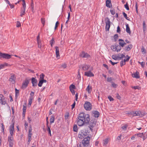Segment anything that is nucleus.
<instances>
[{"label": "nucleus", "instance_id": "obj_51", "mask_svg": "<svg viewBox=\"0 0 147 147\" xmlns=\"http://www.w3.org/2000/svg\"><path fill=\"white\" fill-rule=\"evenodd\" d=\"M125 7L126 8L127 10H129V8L127 3L124 5Z\"/></svg>", "mask_w": 147, "mask_h": 147}, {"label": "nucleus", "instance_id": "obj_16", "mask_svg": "<svg viewBox=\"0 0 147 147\" xmlns=\"http://www.w3.org/2000/svg\"><path fill=\"white\" fill-rule=\"evenodd\" d=\"M1 56H2V57L7 59H9L11 57V55L8 54L2 53V54H1Z\"/></svg>", "mask_w": 147, "mask_h": 147}, {"label": "nucleus", "instance_id": "obj_57", "mask_svg": "<svg viewBox=\"0 0 147 147\" xmlns=\"http://www.w3.org/2000/svg\"><path fill=\"white\" fill-rule=\"evenodd\" d=\"M20 26H21V24H20V22L18 21L17 22V23H16L17 27H20Z\"/></svg>", "mask_w": 147, "mask_h": 147}, {"label": "nucleus", "instance_id": "obj_14", "mask_svg": "<svg viewBox=\"0 0 147 147\" xmlns=\"http://www.w3.org/2000/svg\"><path fill=\"white\" fill-rule=\"evenodd\" d=\"M26 8V6H25V4L22 6L21 10L20 15V16L21 17L25 15V10Z\"/></svg>", "mask_w": 147, "mask_h": 147}, {"label": "nucleus", "instance_id": "obj_38", "mask_svg": "<svg viewBox=\"0 0 147 147\" xmlns=\"http://www.w3.org/2000/svg\"><path fill=\"white\" fill-rule=\"evenodd\" d=\"M50 44L51 45V47H53V44H54L55 43V41L54 39L53 38L52 39V40L50 41Z\"/></svg>", "mask_w": 147, "mask_h": 147}, {"label": "nucleus", "instance_id": "obj_35", "mask_svg": "<svg viewBox=\"0 0 147 147\" xmlns=\"http://www.w3.org/2000/svg\"><path fill=\"white\" fill-rule=\"evenodd\" d=\"M123 14L124 18L127 20L129 21L130 20L128 17H127V14L125 12H123Z\"/></svg>", "mask_w": 147, "mask_h": 147}, {"label": "nucleus", "instance_id": "obj_46", "mask_svg": "<svg viewBox=\"0 0 147 147\" xmlns=\"http://www.w3.org/2000/svg\"><path fill=\"white\" fill-rule=\"evenodd\" d=\"M43 83L42 82V81H41V80H40L39 82V83L38 84V85L39 87H41V86H42Z\"/></svg>", "mask_w": 147, "mask_h": 147}, {"label": "nucleus", "instance_id": "obj_60", "mask_svg": "<svg viewBox=\"0 0 147 147\" xmlns=\"http://www.w3.org/2000/svg\"><path fill=\"white\" fill-rule=\"evenodd\" d=\"M75 105H76V102L75 101H74V103L71 105V109H72L74 108Z\"/></svg>", "mask_w": 147, "mask_h": 147}, {"label": "nucleus", "instance_id": "obj_5", "mask_svg": "<svg viewBox=\"0 0 147 147\" xmlns=\"http://www.w3.org/2000/svg\"><path fill=\"white\" fill-rule=\"evenodd\" d=\"M85 109L88 111H90L92 109V105L89 102L86 101L84 105Z\"/></svg>", "mask_w": 147, "mask_h": 147}, {"label": "nucleus", "instance_id": "obj_22", "mask_svg": "<svg viewBox=\"0 0 147 147\" xmlns=\"http://www.w3.org/2000/svg\"><path fill=\"white\" fill-rule=\"evenodd\" d=\"M118 41L119 42V46L123 47L124 40L122 39H119L118 40Z\"/></svg>", "mask_w": 147, "mask_h": 147}, {"label": "nucleus", "instance_id": "obj_13", "mask_svg": "<svg viewBox=\"0 0 147 147\" xmlns=\"http://www.w3.org/2000/svg\"><path fill=\"white\" fill-rule=\"evenodd\" d=\"M92 116L95 118H98L100 115V113L99 112L96 111H93L92 112Z\"/></svg>", "mask_w": 147, "mask_h": 147}, {"label": "nucleus", "instance_id": "obj_48", "mask_svg": "<svg viewBox=\"0 0 147 147\" xmlns=\"http://www.w3.org/2000/svg\"><path fill=\"white\" fill-rule=\"evenodd\" d=\"M126 57H127V58L125 59L124 60V61L125 62L126 61H128L129 59H130V57H129L128 55H126Z\"/></svg>", "mask_w": 147, "mask_h": 147}, {"label": "nucleus", "instance_id": "obj_27", "mask_svg": "<svg viewBox=\"0 0 147 147\" xmlns=\"http://www.w3.org/2000/svg\"><path fill=\"white\" fill-rule=\"evenodd\" d=\"M55 48L56 49V55L57 57H59L60 55L58 47H55Z\"/></svg>", "mask_w": 147, "mask_h": 147}, {"label": "nucleus", "instance_id": "obj_63", "mask_svg": "<svg viewBox=\"0 0 147 147\" xmlns=\"http://www.w3.org/2000/svg\"><path fill=\"white\" fill-rule=\"evenodd\" d=\"M5 66L4 64H0V70L1 69L3 68Z\"/></svg>", "mask_w": 147, "mask_h": 147}, {"label": "nucleus", "instance_id": "obj_10", "mask_svg": "<svg viewBox=\"0 0 147 147\" xmlns=\"http://www.w3.org/2000/svg\"><path fill=\"white\" fill-rule=\"evenodd\" d=\"M14 123H13L11 125L9 128V132L10 134V135L13 136V133L15 131H14Z\"/></svg>", "mask_w": 147, "mask_h": 147}, {"label": "nucleus", "instance_id": "obj_41", "mask_svg": "<svg viewBox=\"0 0 147 147\" xmlns=\"http://www.w3.org/2000/svg\"><path fill=\"white\" fill-rule=\"evenodd\" d=\"M30 6L32 8V11H33L34 10V6L33 0H32V2L30 5Z\"/></svg>", "mask_w": 147, "mask_h": 147}, {"label": "nucleus", "instance_id": "obj_55", "mask_svg": "<svg viewBox=\"0 0 147 147\" xmlns=\"http://www.w3.org/2000/svg\"><path fill=\"white\" fill-rule=\"evenodd\" d=\"M41 22L42 23L43 25V26L45 24V21L44 19H43L42 18H41Z\"/></svg>", "mask_w": 147, "mask_h": 147}, {"label": "nucleus", "instance_id": "obj_31", "mask_svg": "<svg viewBox=\"0 0 147 147\" xmlns=\"http://www.w3.org/2000/svg\"><path fill=\"white\" fill-rule=\"evenodd\" d=\"M117 55L118 57V59H120L125 57V55L123 54L121 55L118 54Z\"/></svg>", "mask_w": 147, "mask_h": 147}, {"label": "nucleus", "instance_id": "obj_9", "mask_svg": "<svg viewBox=\"0 0 147 147\" xmlns=\"http://www.w3.org/2000/svg\"><path fill=\"white\" fill-rule=\"evenodd\" d=\"M105 29L106 30L108 31L110 27V22L109 19L108 17H107L105 19Z\"/></svg>", "mask_w": 147, "mask_h": 147}, {"label": "nucleus", "instance_id": "obj_7", "mask_svg": "<svg viewBox=\"0 0 147 147\" xmlns=\"http://www.w3.org/2000/svg\"><path fill=\"white\" fill-rule=\"evenodd\" d=\"M6 104L5 97L2 94H0V104L2 105H5Z\"/></svg>", "mask_w": 147, "mask_h": 147}, {"label": "nucleus", "instance_id": "obj_37", "mask_svg": "<svg viewBox=\"0 0 147 147\" xmlns=\"http://www.w3.org/2000/svg\"><path fill=\"white\" fill-rule=\"evenodd\" d=\"M50 127H51V126H50V127H47V130L48 131V133L50 134V136H51V130L50 129Z\"/></svg>", "mask_w": 147, "mask_h": 147}, {"label": "nucleus", "instance_id": "obj_23", "mask_svg": "<svg viewBox=\"0 0 147 147\" xmlns=\"http://www.w3.org/2000/svg\"><path fill=\"white\" fill-rule=\"evenodd\" d=\"M118 45L117 46L115 45H113L111 47V49L114 51H117Z\"/></svg>", "mask_w": 147, "mask_h": 147}, {"label": "nucleus", "instance_id": "obj_56", "mask_svg": "<svg viewBox=\"0 0 147 147\" xmlns=\"http://www.w3.org/2000/svg\"><path fill=\"white\" fill-rule=\"evenodd\" d=\"M143 28L144 29L146 28V24L145 22V21H143Z\"/></svg>", "mask_w": 147, "mask_h": 147}, {"label": "nucleus", "instance_id": "obj_21", "mask_svg": "<svg viewBox=\"0 0 147 147\" xmlns=\"http://www.w3.org/2000/svg\"><path fill=\"white\" fill-rule=\"evenodd\" d=\"M140 112L139 111H133V113H131V115L133 116H139L140 115Z\"/></svg>", "mask_w": 147, "mask_h": 147}, {"label": "nucleus", "instance_id": "obj_36", "mask_svg": "<svg viewBox=\"0 0 147 147\" xmlns=\"http://www.w3.org/2000/svg\"><path fill=\"white\" fill-rule=\"evenodd\" d=\"M131 88L133 89H134L135 90H136V89L140 90L141 89V87L138 86H132Z\"/></svg>", "mask_w": 147, "mask_h": 147}, {"label": "nucleus", "instance_id": "obj_1", "mask_svg": "<svg viewBox=\"0 0 147 147\" xmlns=\"http://www.w3.org/2000/svg\"><path fill=\"white\" fill-rule=\"evenodd\" d=\"M79 115L81 117H82V119L84 120L86 124H88L90 121V116L89 114L81 113L79 114Z\"/></svg>", "mask_w": 147, "mask_h": 147}, {"label": "nucleus", "instance_id": "obj_43", "mask_svg": "<svg viewBox=\"0 0 147 147\" xmlns=\"http://www.w3.org/2000/svg\"><path fill=\"white\" fill-rule=\"evenodd\" d=\"M75 85L72 84L69 87V90L74 89H75Z\"/></svg>", "mask_w": 147, "mask_h": 147}, {"label": "nucleus", "instance_id": "obj_39", "mask_svg": "<svg viewBox=\"0 0 147 147\" xmlns=\"http://www.w3.org/2000/svg\"><path fill=\"white\" fill-rule=\"evenodd\" d=\"M112 58L115 60H117L118 59V57L117 55H113L112 56Z\"/></svg>", "mask_w": 147, "mask_h": 147}, {"label": "nucleus", "instance_id": "obj_49", "mask_svg": "<svg viewBox=\"0 0 147 147\" xmlns=\"http://www.w3.org/2000/svg\"><path fill=\"white\" fill-rule=\"evenodd\" d=\"M118 35L117 34H115L114 35V38L115 40V41H116L118 38Z\"/></svg>", "mask_w": 147, "mask_h": 147}, {"label": "nucleus", "instance_id": "obj_24", "mask_svg": "<svg viewBox=\"0 0 147 147\" xmlns=\"http://www.w3.org/2000/svg\"><path fill=\"white\" fill-rule=\"evenodd\" d=\"M109 142V140L108 138H106L103 140L102 144L103 146H106L108 144Z\"/></svg>", "mask_w": 147, "mask_h": 147}, {"label": "nucleus", "instance_id": "obj_8", "mask_svg": "<svg viewBox=\"0 0 147 147\" xmlns=\"http://www.w3.org/2000/svg\"><path fill=\"white\" fill-rule=\"evenodd\" d=\"M82 117H80V116L79 115L77 121V123L78 125L79 126H82L84 125V124H86L85 122L84 121V120L82 119Z\"/></svg>", "mask_w": 147, "mask_h": 147}, {"label": "nucleus", "instance_id": "obj_47", "mask_svg": "<svg viewBox=\"0 0 147 147\" xmlns=\"http://www.w3.org/2000/svg\"><path fill=\"white\" fill-rule=\"evenodd\" d=\"M45 75L43 74H42L40 75V80L44 79Z\"/></svg>", "mask_w": 147, "mask_h": 147}, {"label": "nucleus", "instance_id": "obj_3", "mask_svg": "<svg viewBox=\"0 0 147 147\" xmlns=\"http://www.w3.org/2000/svg\"><path fill=\"white\" fill-rule=\"evenodd\" d=\"M88 135V133L86 130H81L79 133L78 135V137L80 139H82L85 137H86Z\"/></svg>", "mask_w": 147, "mask_h": 147}, {"label": "nucleus", "instance_id": "obj_4", "mask_svg": "<svg viewBox=\"0 0 147 147\" xmlns=\"http://www.w3.org/2000/svg\"><path fill=\"white\" fill-rule=\"evenodd\" d=\"M96 121L95 119H93L91 120L90 123L88 127L90 128V129L92 132L93 130V128L94 127L96 124Z\"/></svg>", "mask_w": 147, "mask_h": 147}, {"label": "nucleus", "instance_id": "obj_59", "mask_svg": "<svg viewBox=\"0 0 147 147\" xmlns=\"http://www.w3.org/2000/svg\"><path fill=\"white\" fill-rule=\"evenodd\" d=\"M112 86L113 87L115 88L117 87V85L115 83H112Z\"/></svg>", "mask_w": 147, "mask_h": 147}, {"label": "nucleus", "instance_id": "obj_40", "mask_svg": "<svg viewBox=\"0 0 147 147\" xmlns=\"http://www.w3.org/2000/svg\"><path fill=\"white\" fill-rule=\"evenodd\" d=\"M141 51H142V52L143 54H145L146 53V50L145 49V48L143 47H142L141 49Z\"/></svg>", "mask_w": 147, "mask_h": 147}, {"label": "nucleus", "instance_id": "obj_61", "mask_svg": "<svg viewBox=\"0 0 147 147\" xmlns=\"http://www.w3.org/2000/svg\"><path fill=\"white\" fill-rule=\"evenodd\" d=\"M26 106H24V105H23V111H24V112H26Z\"/></svg>", "mask_w": 147, "mask_h": 147}, {"label": "nucleus", "instance_id": "obj_12", "mask_svg": "<svg viewBox=\"0 0 147 147\" xmlns=\"http://www.w3.org/2000/svg\"><path fill=\"white\" fill-rule=\"evenodd\" d=\"M11 76L9 79V81L11 82L12 84H14L15 83V80L16 77L15 75L13 74H11Z\"/></svg>", "mask_w": 147, "mask_h": 147}, {"label": "nucleus", "instance_id": "obj_52", "mask_svg": "<svg viewBox=\"0 0 147 147\" xmlns=\"http://www.w3.org/2000/svg\"><path fill=\"white\" fill-rule=\"evenodd\" d=\"M110 11L112 15H113L115 13V11L114 9H111Z\"/></svg>", "mask_w": 147, "mask_h": 147}, {"label": "nucleus", "instance_id": "obj_20", "mask_svg": "<svg viewBox=\"0 0 147 147\" xmlns=\"http://www.w3.org/2000/svg\"><path fill=\"white\" fill-rule=\"evenodd\" d=\"M106 5L107 7L109 8H111L112 7V4L111 0H106Z\"/></svg>", "mask_w": 147, "mask_h": 147}, {"label": "nucleus", "instance_id": "obj_17", "mask_svg": "<svg viewBox=\"0 0 147 147\" xmlns=\"http://www.w3.org/2000/svg\"><path fill=\"white\" fill-rule=\"evenodd\" d=\"M133 46L131 44H129L124 48V50L126 51H128L130 50L132 48Z\"/></svg>", "mask_w": 147, "mask_h": 147}, {"label": "nucleus", "instance_id": "obj_58", "mask_svg": "<svg viewBox=\"0 0 147 147\" xmlns=\"http://www.w3.org/2000/svg\"><path fill=\"white\" fill-rule=\"evenodd\" d=\"M59 24V22L58 21H57L55 24V29H56L57 28V27L58 24Z\"/></svg>", "mask_w": 147, "mask_h": 147}, {"label": "nucleus", "instance_id": "obj_26", "mask_svg": "<svg viewBox=\"0 0 147 147\" xmlns=\"http://www.w3.org/2000/svg\"><path fill=\"white\" fill-rule=\"evenodd\" d=\"M32 129L31 127L30 126L29 129V132L28 134V138H31V136L32 135Z\"/></svg>", "mask_w": 147, "mask_h": 147}, {"label": "nucleus", "instance_id": "obj_25", "mask_svg": "<svg viewBox=\"0 0 147 147\" xmlns=\"http://www.w3.org/2000/svg\"><path fill=\"white\" fill-rule=\"evenodd\" d=\"M126 31L127 33L130 34L131 33V32L130 30V28L129 27L128 24H127L126 25Z\"/></svg>", "mask_w": 147, "mask_h": 147}, {"label": "nucleus", "instance_id": "obj_64", "mask_svg": "<svg viewBox=\"0 0 147 147\" xmlns=\"http://www.w3.org/2000/svg\"><path fill=\"white\" fill-rule=\"evenodd\" d=\"M109 62L111 63L112 65H114L115 64H117V62H113L111 60H109Z\"/></svg>", "mask_w": 147, "mask_h": 147}, {"label": "nucleus", "instance_id": "obj_11", "mask_svg": "<svg viewBox=\"0 0 147 147\" xmlns=\"http://www.w3.org/2000/svg\"><path fill=\"white\" fill-rule=\"evenodd\" d=\"M80 56L82 58H89L90 57V55L86 53L84 51L82 52L80 55Z\"/></svg>", "mask_w": 147, "mask_h": 147}, {"label": "nucleus", "instance_id": "obj_32", "mask_svg": "<svg viewBox=\"0 0 147 147\" xmlns=\"http://www.w3.org/2000/svg\"><path fill=\"white\" fill-rule=\"evenodd\" d=\"M73 130L74 131L77 132L78 130V127L76 125H74L73 126Z\"/></svg>", "mask_w": 147, "mask_h": 147}, {"label": "nucleus", "instance_id": "obj_44", "mask_svg": "<svg viewBox=\"0 0 147 147\" xmlns=\"http://www.w3.org/2000/svg\"><path fill=\"white\" fill-rule=\"evenodd\" d=\"M143 134H144L143 133H140L139 134H136L137 136L139 137H140V138H142V137L143 136Z\"/></svg>", "mask_w": 147, "mask_h": 147}, {"label": "nucleus", "instance_id": "obj_18", "mask_svg": "<svg viewBox=\"0 0 147 147\" xmlns=\"http://www.w3.org/2000/svg\"><path fill=\"white\" fill-rule=\"evenodd\" d=\"M131 75L133 77L136 78H138L140 77L139 76V73L137 71H136V73L132 74Z\"/></svg>", "mask_w": 147, "mask_h": 147}, {"label": "nucleus", "instance_id": "obj_30", "mask_svg": "<svg viewBox=\"0 0 147 147\" xmlns=\"http://www.w3.org/2000/svg\"><path fill=\"white\" fill-rule=\"evenodd\" d=\"M86 91H87L89 93H90V92H91V88L90 87V86L89 85H88L87 86V87L86 89Z\"/></svg>", "mask_w": 147, "mask_h": 147}, {"label": "nucleus", "instance_id": "obj_28", "mask_svg": "<svg viewBox=\"0 0 147 147\" xmlns=\"http://www.w3.org/2000/svg\"><path fill=\"white\" fill-rule=\"evenodd\" d=\"M89 68V66L87 65H83L82 66V69L84 71L87 70Z\"/></svg>", "mask_w": 147, "mask_h": 147}, {"label": "nucleus", "instance_id": "obj_34", "mask_svg": "<svg viewBox=\"0 0 147 147\" xmlns=\"http://www.w3.org/2000/svg\"><path fill=\"white\" fill-rule=\"evenodd\" d=\"M33 98H29V100H28V106L29 105H30V106L31 104H32V100H33Z\"/></svg>", "mask_w": 147, "mask_h": 147}, {"label": "nucleus", "instance_id": "obj_42", "mask_svg": "<svg viewBox=\"0 0 147 147\" xmlns=\"http://www.w3.org/2000/svg\"><path fill=\"white\" fill-rule=\"evenodd\" d=\"M12 136H13L10 135L8 137V141H13V138Z\"/></svg>", "mask_w": 147, "mask_h": 147}, {"label": "nucleus", "instance_id": "obj_2", "mask_svg": "<svg viewBox=\"0 0 147 147\" xmlns=\"http://www.w3.org/2000/svg\"><path fill=\"white\" fill-rule=\"evenodd\" d=\"M90 139V137L88 136H87L84 138L82 141V143L84 147H87L89 146Z\"/></svg>", "mask_w": 147, "mask_h": 147}, {"label": "nucleus", "instance_id": "obj_15", "mask_svg": "<svg viewBox=\"0 0 147 147\" xmlns=\"http://www.w3.org/2000/svg\"><path fill=\"white\" fill-rule=\"evenodd\" d=\"M32 83V86L35 87L37 86L38 81L37 80L34 78H32L31 79Z\"/></svg>", "mask_w": 147, "mask_h": 147}, {"label": "nucleus", "instance_id": "obj_19", "mask_svg": "<svg viewBox=\"0 0 147 147\" xmlns=\"http://www.w3.org/2000/svg\"><path fill=\"white\" fill-rule=\"evenodd\" d=\"M85 75L88 77H92L94 76L93 73L90 71L85 72Z\"/></svg>", "mask_w": 147, "mask_h": 147}, {"label": "nucleus", "instance_id": "obj_53", "mask_svg": "<svg viewBox=\"0 0 147 147\" xmlns=\"http://www.w3.org/2000/svg\"><path fill=\"white\" fill-rule=\"evenodd\" d=\"M108 98L111 101H113L114 100L113 98L111 96H108Z\"/></svg>", "mask_w": 147, "mask_h": 147}, {"label": "nucleus", "instance_id": "obj_29", "mask_svg": "<svg viewBox=\"0 0 147 147\" xmlns=\"http://www.w3.org/2000/svg\"><path fill=\"white\" fill-rule=\"evenodd\" d=\"M55 120V117L53 115H51L50 119V123L51 124L53 123Z\"/></svg>", "mask_w": 147, "mask_h": 147}, {"label": "nucleus", "instance_id": "obj_54", "mask_svg": "<svg viewBox=\"0 0 147 147\" xmlns=\"http://www.w3.org/2000/svg\"><path fill=\"white\" fill-rule=\"evenodd\" d=\"M112 80V79L111 77L108 78H107V81L109 82H111Z\"/></svg>", "mask_w": 147, "mask_h": 147}, {"label": "nucleus", "instance_id": "obj_33", "mask_svg": "<svg viewBox=\"0 0 147 147\" xmlns=\"http://www.w3.org/2000/svg\"><path fill=\"white\" fill-rule=\"evenodd\" d=\"M128 127V125L127 124H125L124 125L122 126L121 128L122 129V130L123 131H125L126 130V129Z\"/></svg>", "mask_w": 147, "mask_h": 147}, {"label": "nucleus", "instance_id": "obj_6", "mask_svg": "<svg viewBox=\"0 0 147 147\" xmlns=\"http://www.w3.org/2000/svg\"><path fill=\"white\" fill-rule=\"evenodd\" d=\"M30 80L26 78L25 79V80L23 82L21 87L22 89H24L26 88L30 82Z\"/></svg>", "mask_w": 147, "mask_h": 147}, {"label": "nucleus", "instance_id": "obj_50", "mask_svg": "<svg viewBox=\"0 0 147 147\" xmlns=\"http://www.w3.org/2000/svg\"><path fill=\"white\" fill-rule=\"evenodd\" d=\"M34 92H31L30 94V96L29 98H34V97L33 96L34 95Z\"/></svg>", "mask_w": 147, "mask_h": 147}, {"label": "nucleus", "instance_id": "obj_62", "mask_svg": "<svg viewBox=\"0 0 147 147\" xmlns=\"http://www.w3.org/2000/svg\"><path fill=\"white\" fill-rule=\"evenodd\" d=\"M16 95L17 96V95H18L19 93V90H17L16 88L15 89Z\"/></svg>", "mask_w": 147, "mask_h": 147}, {"label": "nucleus", "instance_id": "obj_45", "mask_svg": "<svg viewBox=\"0 0 147 147\" xmlns=\"http://www.w3.org/2000/svg\"><path fill=\"white\" fill-rule=\"evenodd\" d=\"M120 66L122 67L125 64V62L123 61H121L120 63Z\"/></svg>", "mask_w": 147, "mask_h": 147}]
</instances>
